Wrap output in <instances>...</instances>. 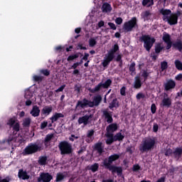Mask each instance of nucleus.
Wrapping results in <instances>:
<instances>
[{"label": "nucleus", "mask_w": 182, "mask_h": 182, "mask_svg": "<svg viewBox=\"0 0 182 182\" xmlns=\"http://www.w3.org/2000/svg\"><path fill=\"white\" fill-rule=\"evenodd\" d=\"M119 159H120V155L117 154H112L108 158H105L102 161V164L107 170L112 172V174L117 173V176H122V174H123V168L120 166L112 165L113 164V161H116L119 160Z\"/></svg>", "instance_id": "f257e3e1"}, {"label": "nucleus", "mask_w": 182, "mask_h": 182, "mask_svg": "<svg viewBox=\"0 0 182 182\" xmlns=\"http://www.w3.org/2000/svg\"><path fill=\"white\" fill-rule=\"evenodd\" d=\"M102 95H97V96H95L93 98V101H90L86 98H84L82 101L78 100L75 109H77V107H81V109H85V107H95V106L97 107L100 103H102Z\"/></svg>", "instance_id": "f03ea898"}, {"label": "nucleus", "mask_w": 182, "mask_h": 182, "mask_svg": "<svg viewBox=\"0 0 182 182\" xmlns=\"http://www.w3.org/2000/svg\"><path fill=\"white\" fill-rule=\"evenodd\" d=\"M117 52H119V44L116 43L105 55L102 63L103 68H107V66L110 65V62H113V60H114V55H116V53Z\"/></svg>", "instance_id": "7ed1b4c3"}, {"label": "nucleus", "mask_w": 182, "mask_h": 182, "mask_svg": "<svg viewBox=\"0 0 182 182\" xmlns=\"http://www.w3.org/2000/svg\"><path fill=\"white\" fill-rule=\"evenodd\" d=\"M156 146V138L146 137L142 140V143L139 146V151L141 153H147L154 149Z\"/></svg>", "instance_id": "20e7f679"}, {"label": "nucleus", "mask_w": 182, "mask_h": 182, "mask_svg": "<svg viewBox=\"0 0 182 182\" xmlns=\"http://www.w3.org/2000/svg\"><path fill=\"white\" fill-rule=\"evenodd\" d=\"M139 41L144 43V48L146 52H150L151 48L156 43V38L151 37L149 35H143L139 38Z\"/></svg>", "instance_id": "39448f33"}, {"label": "nucleus", "mask_w": 182, "mask_h": 182, "mask_svg": "<svg viewBox=\"0 0 182 182\" xmlns=\"http://www.w3.org/2000/svg\"><path fill=\"white\" fill-rule=\"evenodd\" d=\"M136 17H132L129 21L124 23L122 29L125 33L132 32L133 29H139V23Z\"/></svg>", "instance_id": "423d86ee"}, {"label": "nucleus", "mask_w": 182, "mask_h": 182, "mask_svg": "<svg viewBox=\"0 0 182 182\" xmlns=\"http://www.w3.org/2000/svg\"><path fill=\"white\" fill-rule=\"evenodd\" d=\"M58 149L61 156L69 155L73 153L72 144H70L68 141H60L58 144Z\"/></svg>", "instance_id": "0eeeda50"}, {"label": "nucleus", "mask_w": 182, "mask_h": 182, "mask_svg": "<svg viewBox=\"0 0 182 182\" xmlns=\"http://www.w3.org/2000/svg\"><path fill=\"white\" fill-rule=\"evenodd\" d=\"M41 147L37 144L31 143L23 151V156H29L31 154H35L38 151H41Z\"/></svg>", "instance_id": "6e6552de"}, {"label": "nucleus", "mask_w": 182, "mask_h": 182, "mask_svg": "<svg viewBox=\"0 0 182 182\" xmlns=\"http://www.w3.org/2000/svg\"><path fill=\"white\" fill-rule=\"evenodd\" d=\"M124 139V136L122 134V132H118L115 135L112 134V136H107L106 144L110 146V144H113L114 141H123Z\"/></svg>", "instance_id": "1a4fd4ad"}, {"label": "nucleus", "mask_w": 182, "mask_h": 182, "mask_svg": "<svg viewBox=\"0 0 182 182\" xmlns=\"http://www.w3.org/2000/svg\"><path fill=\"white\" fill-rule=\"evenodd\" d=\"M119 130V124L117 123L112 122L106 127V137H112L113 133Z\"/></svg>", "instance_id": "9d476101"}, {"label": "nucleus", "mask_w": 182, "mask_h": 182, "mask_svg": "<svg viewBox=\"0 0 182 182\" xmlns=\"http://www.w3.org/2000/svg\"><path fill=\"white\" fill-rule=\"evenodd\" d=\"M163 21L167 22L171 26L178 23V18L173 14H171L168 17H163Z\"/></svg>", "instance_id": "9b49d317"}, {"label": "nucleus", "mask_w": 182, "mask_h": 182, "mask_svg": "<svg viewBox=\"0 0 182 182\" xmlns=\"http://www.w3.org/2000/svg\"><path fill=\"white\" fill-rule=\"evenodd\" d=\"M162 41L166 43V50L171 49V46H173V41H171V36H170V34L164 32L162 37Z\"/></svg>", "instance_id": "f8f14e48"}, {"label": "nucleus", "mask_w": 182, "mask_h": 182, "mask_svg": "<svg viewBox=\"0 0 182 182\" xmlns=\"http://www.w3.org/2000/svg\"><path fill=\"white\" fill-rule=\"evenodd\" d=\"M164 87L166 92L173 90V89L176 87V81L172 79L167 80L166 82L164 83Z\"/></svg>", "instance_id": "ddd939ff"}, {"label": "nucleus", "mask_w": 182, "mask_h": 182, "mask_svg": "<svg viewBox=\"0 0 182 182\" xmlns=\"http://www.w3.org/2000/svg\"><path fill=\"white\" fill-rule=\"evenodd\" d=\"M92 149L95 151H97L100 156H102V154L105 153V145H103V142H97L94 144Z\"/></svg>", "instance_id": "4468645a"}, {"label": "nucleus", "mask_w": 182, "mask_h": 182, "mask_svg": "<svg viewBox=\"0 0 182 182\" xmlns=\"http://www.w3.org/2000/svg\"><path fill=\"white\" fill-rule=\"evenodd\" d=\"M93 117V114H85V116L80 117L77 122L78 124H84V126H87L89 124V119H92Z\"/></svg>", "instance_id": "2eb2a0df"}, {"label": "nucleus", "mask_w": 182, "mask_h": 182, "mask_svg": "<svg viewBox=\"0 0 182 182\" xmlns=\"http://www.w3.org/2000/svg\"><path fill=\"white\" fill-rule=\"evenodd\" d=\"M53 178V176L50 175L49 173H42L40 175V177L38 178V181L41 182H50V181Z\"/></svg>", "instance_id": "dca6fc26"}, {"label": "nucleus", "mask_w": 182, "mask_h": 182, "mask_svg": "<svg viewBox=\"0 0 182 182\" xmlns=\"http://www.w3.org/2000/svg\"><path fill=\"white\" fill-rule=\"evenodd\" d=\"M171 106V99L170 97H164L161 102L160 103L161 107H166L168 109Z\"/></svg>", "instance_id": "f3484780"}, {"label": "nucleus", "mask_w": 182, "mask_h": 182, "mask_svg": "<svg viewBox=\"0 0 182 182\" xmlns=\"http://www.w3.org/2000/svg\"><path fill=\"white\" fill-rule=\"evenodd\" d=\"M68 177V172L65 173H62V172H58L56 174L55 180V182H62L64 181L65 178Z\"/></svg>", "instance_id": "a211bd4d"}, {"label": "nucleus", "mask_w": 182, "mask_h": 182, "mask_svg": "<svg viewBox=\"0 0 182 182\" xmlns=\"http://www.w3.org/2000/svg\"><path fill=\"white\" fill-rule=\"evenodd\" d=\"M173 156L176 160L177 161L180 160L182 156V148H180V147L176 148L174 151L173 152Z\"/></svg>", "instance_id": "6ab92c4d"}, {"label": "nucleus", "mask_w": 182, "mask_h": 182, "mask_svg": "<svg viewBox=\"0 0 182 182\" xmlns=\"http://www.w3.org/2000/svg\"><path fill=\"white\" fill-rule=\"evenodd\" d=\"M18 177L21 180H29V175H28V172L23 171V169L18 170Z\"/></svg>", "instance_id": "aec40b11"}, {"label": "nucleus", "mask_w": 182, "mask_h": 182, "mask_svg": "<svg viewBox=\"0 0 182 182\" xmlns=\"http://www.w3.org/2000/svg\"><path fill=\"white\" fill-rule=\"evenodd\" d=\"M30 113L33 117H39V114H41V109L38 105H34Z\"/></svg>", "instance_id": "412c9836"}, {"label": "nucleus", "mask_w": 182, "mask_h": 182, "mask_svg": "<svg viewBox=\"0 0 182 182\" xmlns=\"http://www.w3.org/2000/svg\"><path fill=\"white\" fill-rule=\"evenodd\" d=\"M65 117V115L62 113L55 112L50 118L52 123H55V122H58L59 119Z\"/></svg>", "instance_id": "4be33fe9"}, {"label": "nucleus", "mask_w": 182, "mask_h": 182, "mask_svg": "<svg viewBox=\"0 0 182 182\" xmlns=\"http://www.w3.org/2000/svg\"><path fill=\"white\" fill-rule=\"evenodd\" d=\"M142 85H143V82H141L140 76H136L134 77V89H140V87H141Z\"/></svg>", "instance_id": "5701e85b"}, {"label": "nucleus", "mask_w": 182, "mask_h": 182, "mask_svg": "<svg viewBox=\"0 0 182 182\" xmlns=\"http://www.w3.org/2000/svg\"><path fill=\"white\" fill-rule=\"evenodd\" d=\"M52 139H53V134H48L46 136L44 139V146L46 147H49L50 141H52Z\"/></svg>", "instance_id": "b1692460"}, {"label": "nucleus", "mask_w": 182, "mask_h": 182, "mask_svg": "<svg viewBox=\"0 0 182 182\" xmlns=\"http://www.w3.org/2000/svg\"><path fill=\"white\" fill-rule=\"evenodd\" d=\"M172 48L173 49H176V50H178L179 52H181L182 50V41L178 40L175 43H173Z\"/></svg>", "instance_id": "393cba45"}, {"label": "nucleus", "mask_w": 182, "mask_h": 182, "mask_svg": "<svg viewBox=\"0 0 182 182\" xmlns=\"http://www.w3.org/2000/svg\"><path fill=\"white\" fill-rule=\"evenodd\" d=\"M119 106H120V105L119 104V100H117V98H114L109 103V109H110V110H112V109H113L114 108L117 109Z\"/></svg>", "instance_id": "a878e982"}, {"label": "nucleus", "mask_w": 182, "mask_h": 182, "mask_svg": "<svg viewBox=\"0 0 182 182\" xmlns=\"http://www.w3.org/2000/svg\"><path fill=\"white\" fill-rule=\"evenodd\" d=\"M103 114H104L105 118L107 120V123H108L109 124L113 123V117H112V114H110L107 111H104Z\"/></svg>", "instance_id": "bb28decb"}, {"label": "nucleus", "mask_w": 182, "mask_h": 182, "mask_svg": "<svg viewBox=\"0 0 182 182\" xmlns=\"http://www.w3.org/2000/svg\"><path fill=\"white\" fill-rule=\"evenodd\" d=\"M52 110H53V108L51 107V105L46 106L41 110V113L46 116H49V114L52 113Z\"/></svg>", "instance_id": "cd10ccee"}, {"label": "nucleus", "mask_w": 182, "mask_h": 182, "mask_svg": "<svg viewBox=\"0 0 182 182\" xmlns=\"http://www.w3.org/2000/svg\"><path fill=\"white\" fill-rule=\"evenodd\" d=\"M141 16L144 21H149L150 19V16H151V13L150 11H145L141 14Z\"/></svg>", "instance_id": "c85d7f7f"}, {"label": "nucleus", "mask_w": 182, "mask_h": 182, "mask_svg": "<svg viewBox=\"0 0 182 182\" xmlns=\"http://www.w3.org/2000/svg\"><path fill=\"white\" fill-rule=\"evenodd\" d=\"M11 127L13 130V135L16 136V134H18V132L21 130V125L19 124V123L16 122Z\"/></svg>", "instance_id": "c756f323"}, {"label": "nucleus", "mask_w": 182, "mask_h": 182, "mask_svg": "<svg viewBox=\"0 0 182 182\" xmlns=\"http://www.w3.org/2000/svg\"><path fill=\"white\" fill-rule=\"evenodd\" d=\"M102 12H111L112 6L109 3H104L102 6Z\"/></svg>", "instance_id": "7c9ffc66"}, {"label": "nucleus", "mask_w": 182, "mask_h": 182, "mask_svg": "<svg viewBox=\"0 0 182 182\" xmlns=\"http://www.w3.org/2000/svg\"><path fill=\"white\" fill-rule=\"evenodd\" d=\"M47 161H48V156H39L38 164H40V166H46Z\"/></svg>", "instance_id": "2f4dec72"}, {"label": "nucleus", "mask_w": 182, "mask_h": 182, "mask_svg": "<svg viewBox=\"0 0 182 182\" xmlns=\"http://www.w3.org/2000/svg\"><path fill=\"white\" fill-rule=\"evenodd\" d=\"M103 87V85L102 82H100L97 85H96L94 88L92 89H89V92L90 93H96L97 92H100V89Z\"/></svg>", "instance_id": "473e14b6"}, {"label": "nucleus", "mask_w": 182, "mask_h": 182, "mask_svg": "<svg viewBox=\"0 0 182 182\" xmlns=\"http://www.w3.org/2000/svg\"><path fill=\"white\" fill-rule=\"evenodd\" d=\"M159 12L164 16V18L168 17V15H171V10L170 9H161Z\"/></svg>", "instance_id": "72a5a7b5"}, {"label": "nucleus", "mask_w": 182, "mask_h": 182, "mask_svg": "<svg viewBox=\"0 0 182 182\" xmlns=\"http://www.w3.org/2000/svg\"><path fill=\"white\" fill-rule=\"evenodd\" d=\"M129 72H131V75H136V63L133 62L130 64L129 68Z\"/></svg>", "instance_id": "f704fd0d"}, {"label": "nucleus", "mask_w": 182, "mask_h": 182, "mask_svg": "<svg viewBox=\"0 0 182 182\" xmlns=\"http://www.w3.org/2000/svg\"><path fill=\"white\" fill-rule=\"evenodd\" d=\"M163 49H164V47L161 46V43H156V45L155 46V53L159 55V53H160V52H161Z\"/></svg>", "instance_id": "c9c22d12"}, {"label": "nucleus", "mask_w": 182, "mask_h": 182, "mask_svg": "<svg viewBox=\"0 0 182 182\" xmlns=\"http://www.w3.org/2000/svg\"><path fill=\"white\" fill-rule=\"evenodd\" d=\"M112 81L110 79H107L105 83L102 82L103 89H109L112 85Z\"/></svg>", "instance_id": "e433bc0d"}, {"label": "nucleus", "mask_w": 182, "mask_h": 182, "mask_svg": "<svg viewBox=\"0 0 182 182\" xmlns=\"http://www.w3.org/2000/svg\"><path fill=\"white\" fill-rule=\"evenodd\" d=\"M92 173H96L97 170H99V164L95 163L94 164L91 165L89 168Z\"/></svg>", "instance_id": "4c0bfd02"}, {"label": "nucleus", "mask_w": 182, "mask_h": 182, "mask_svg": "<svg viewBox=\"0 0 182 182\" xmlns=\"http://www.w3.org/2000/svg\"><path fill=\"white\" fill-rule=\"evenodd\" d=\"M122 54H119L115 58L116 62L119 63V67L121 68H123V59H122Z\"/></svg>", "instance_id": "58836bf2"}, {"label": "nucleus", "mask_w": 182, "mask_h": 182, "mask_svg": "<svg viewBox=\"0 0 182 182\" xmlns=\"http://www.w3.org/2000/svg\"><path fill=\"white\" fill-rule=\"evenodd\" d=\"M31 118H26L23 120V127H29L31 126Z\"/></svg>", "instance_id": "ea45409f"}, {"label": "nucleus", "mask_w": 182, "mask_h": 182, "mask_svg": "<svg viewBox=\"0 0 182 182\" xmlns=\"http://www.w3.org/2000/svg\"><path fill=\"white\" fill-rule=\"evenodd\" d=\"M141 4L143 6H146V8L153 6V4H151V0H142Z\"/></svg>", "instance_id": "a19ab883"}, {"label": "nucleus", "mask_w": 182, "mask_h": 182, "mask_svg": "<svg viewBox=\"0 0 182 182\" xmlns=\"http://www.w3.org/2000/svg\"><path fill=\"white\" fill-rule=\"evenodd\" d=\"M97 44V41H96L95 38H91L89 39V46L90 48H93L94 46H96Z\"/></svg>", "instance_id": "79ce46f5"}, {"label": "nucleus", "mask_w": 182, "mask_h": 182, "mask_svg": "<svg viewBox=\"0 0 182 182\" xmlns=\"http://www.w3.org/2000/svg\"><path fill=\"white\" fill-rule=\"evenodd\" d=\"M24 97L25 99H32V97H33V92L31 90L26 91Z\"/></svg>", "instance_id": "37998d69"}, {"label": "nucleus", "mask_w": 182, "mask_h": 182, "mask_svg": "<svg viewBox=\"0 0 182 182\" xmlns=\"http://www.w3.org/2000/svg\"><path fill=\"white\" fill-rule=\"evenodd\" d=\"M168 68V63L167 61H163L161 63V72H164Z\"/></svg>", "instance_id": "c03bdc74"}, {"label": "nucleus", "mask_w": 182, "mask_h": 182, "mask_svg": "<svg viewBox=\"0 0 182 182\" xmlns=\"http://www.w3.org/2000/svg\"><path fill=\"white\" fill-rule=\"evenodd\" d=\"M175 66L178 70H182V63L179 60H176L175 62Z\"/></svg>", "instance_id": "a18cd8bd"}, {"label": "nucleus", "mask_w": 182, "mask_h": 182, "mask_svg": "<svg viewBox=\"0 0 182 182\" xmlns=\"http://www.w3.org/2000/svg\"><path fill=\"white\" fill-rule=\"evenodd\" d=\"M33 80L35 82H38V83H41V82H42L43 80V77L41 76V75H34L33 77Z\"/></svg>", "instance_id": "49530a36"}, {"label": "nucleus", "mask_w": 182, "mask_h": 182, "mask_svg": "<svg viewBox=\"0 0 182 182\" xmlns=\"http://www.w3.org/2000/svg\"><path fill=\"white\" fill-rule=\"evenodd\" d=\"M77 58H79L78 54L70 55L68 57L67 60L68 62H72V60H75V59H77Z\"/></svg>", "instance_id": "de8ad7c7"}, {"label": "nucleus", "mask_w": 182, "mask_h": 182, "mask_svg": "<svg viewBox=\"0 0 182 182\" xmlns=\"http://www.w3.org/2000/svg\"><path fill=\"white\" fill-rule=\"evenodd\" d=\"M40 73L44 76H49V75H50V71L48 69H42L40 70Z\"/></svg>", "instance_id": "09e8293b"}, {"label": "nucleus", "mask_w": 182, "mask_h": 182, "mask_svg": "<svg viewBox=\"0 0 182 182\" xmlns=\"http://www.w3.org/2000/svg\"><path fill=\"white\" fill-rule=\"evenodd\" d=\"M173 149L168 148V149H167L165 151L164 154H165V156H166V157H170V156H171V154H173Z\"/></svg>", "instance_id": "8fccbe9b"}, {"label": "nucleus", "mask_w": 182, "mask_h": 182, "mask_svg": "<svg viewBox=\"0 0 182 182\" xmlns=\"http://www.w3.org/2000/svg\"><path fill=\"white\" fill-rule=\"evenodd\" d=\"M149 73L147 70H144L141 73V77H144V82H146L147 80V77H149Z\"/></svg>", "instance_id": "3c124183"}, {"label": "nucleus", "mask_w": 182, "mask_h": 182, "mask_svg": "<svg viewBox=\"0 0 182 182\" xmlns=\"http://www.w3.org/2000/svg\"><path fill=\"white\" fill-rule=\"evenodd\" d=\"M94 134H95V130H93V129L88 130L87 134V137L88 139H92V137H93Z\"/></svg>", "instance_id": "603ef678"}, {"label": "nucleus", "mask_w": 182, "mask_h": 182, "mask_svg": "<svg viewBox=\"0 0 182 182\" xmlns=\"http://www.w3.org/2000/svg\"><path fill=\"white\" fill-rule=\"evenodd\" d=\"M46 127H48V121H43V122H41L40 128L41 130H45V129H46Z\"/></svg>", "instance_id": "864d4df0"}, {"label": "nucleus", "mask_w": 182, "mask_h": 182, "mask_svg": "<svg viewBox=\"0 0 182 182\" xmlns=\"http://www.w3.org/2000/svg\"><path fill=\"white\" fill-rule=\"evenodd\" d=\"M140 170H141V167H140V165L139 164H135L132 167V171L134 172L139 171Z\"/></svg>", "instance_id": "5fc2aeb1"}, {"label": "nucleus", "mask_w": 182, "mask_h": 182, "mask_svg": "<svg viewBox=\"0 0 182 182\" xmlns=\"http://www.w3.org/2000/svg\"><path fill=\"white\" fill-rule=\"evenodd\" d=\"M156 110H157V107H156V104H154V103L152 104L151 105V112L152 114H154L156 113Z\"/></svg>", "instance_id": "6e6d98bb"}, {"label": "nucleus", "mask_w": 182, "mask_h": 182, "mask_svg": "<svg viewBox=\"0 0 182 182\" xmlns=\"http://www.w3.org/2000/svg\"><path fill=\"white\" fill-rule=\"evenodd\" d=\"M108 26H109L110 29H112V31H116V29H117V27L114 23L109 22Z\"/></svg>", "instance_id": "4d7b16f0"}, {"label": "nucleus", "mask_w": 182, "mask_h": 182, "mask_svg": "<svg viewBox=\"0 0 182 182\" xmlns=\"http://www.w3.org/2000/svg\"><path fill=\"white\" fill-rule=\"evenodd\" d=\"M145 97H146V95H144V94L141 92H139L136 96V98L137 99V100H140V99H144Z\"/></svg>", "instance_id": "13d9d810"}, {"label": "nucleus", "mask_w": 182, "mask_h": 182, "mask_svg": "<svg viewBox=\"0 0 182 182\" xmlns=\"http://www.w3.org/2000/svg\"><path fill=\"white\" fill-rule=\"evenodd\" d=\"M80 89H82V85H75L74 86V90L77 92V93H80Z\"/></svg>", "instance_id": "bf43d9fd"}, {"label": "nucleus", "mask_w": 182, "mask_h": 182, "mask_svg": "<svg viewBox=\"0 0 182 182\" xmlns=\"http://www.w3.org/2000/svg\"><path fill=\"white\" fill-rule=\"evenodd\" d=\"M65 87H66V85H61L60 87L55 90V93H59V92H63Z\"/></svg>", "instance_id": "052dcab7"}, {"label": "nucleus", "mask_w": 182, "mask_h": 182, "mask_svg": "<svg viewBox=\"0 0 182 182\" xmlns=\"http://www.w3.org/2000/svg\"><path fill=\"white\" fill-rule=\"evenodd\" d=\"M7 124L12 127L14 125H15V119L14 118H11L9 122H7Z\"/></svg>", "instance_id": "680f3d73"}, {"label": "nucleus", "mask_w": 182, "mask_h": 182, "mask_svg": "<svg viewBox=\"0 0 182 182\" xmlns=\"http://www.w3.org/2000/svg\"><path fill=\"white\" fill-rule=\"evenodd\" d=\"M173 14L175 15V16L178 19L179 16H181L182 15V11L180 10L179 9H177L176 13H173Z\"/></svg>", "instance_id": "e2e57ef3"}, {"label": "nucleus", "mask_w": 182, "mask_h": 182, "mask_svg": "<svg viewBox=\"0 0 182 182\" xmlns=\"http://www.w3.org/2000/svg\"><path fill=\"white\" fill-rule=\"evenodd\" d=\"M115 23L117 25H122L123 23V18L122 17H118L115 19Z\"/></svg>", "instance_id": "0e129e2a"}, {"label": "nucleus", "mask_w": 182, "mask_h": 182, "mask_svg": "<svg viewBox=\"0 0 182 182\" xmlns=\"http://www.w3.org/2000/svg\"><path fill=\"white\" fill-rule=\"evenodd\" d=\"M157 132H159V124L156 123H154L153 126V132L157 133Z\"/></svg>", "instance_id": "69168bd1"}, {"label": "nucleus", "mask_w": 182, "mask_h": 182, "mask_svg": "<svg viewBox=\"0 0 182 182\" xmlns=\"http://www.w3.org/2000/svg\"><path fill=\"white\" fill-rule=\"evenodd\" d=\"M84 151H86V146H80V150L77 151V154H82V153H84Z\"/></svg>", "instance_id": "338daca9"}, {"label": "nucleus", "mask_w": 182, "mask_h": 182, "mask_svg": "<svg viewBox=\"0 0 182 182\" xmlns=\"http://www.w3.org/2000/svg\"><path fill=\"white\" fill-rule=\"evenodd\" d=\"M120 95L122 96H126V87H122L120 90Z\"/></svg>", "instance_id": "774afa93"}]
</instances>
